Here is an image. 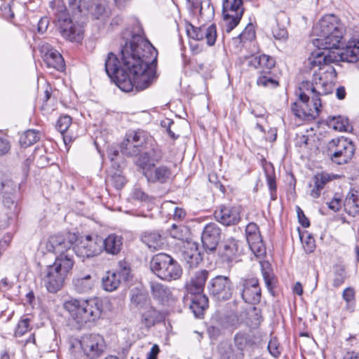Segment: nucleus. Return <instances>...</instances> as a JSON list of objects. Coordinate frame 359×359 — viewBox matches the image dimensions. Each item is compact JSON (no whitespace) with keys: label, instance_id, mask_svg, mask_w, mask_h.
<instances>
[{"label":"nucleus","instance_id":"6e6d98bb","mask_svg":"<svg viewBox=\"0 0 359 359\" xmlns=\"http://www.w3.org/2000/svg\"><path fill=\"white\" fill-rule=\"evenodd\" d=\"M273 37L277 40L285 41L287 39V31L284 27H279L278 25L274 27L272 29Z\"/></svg>","mask_w":359,"mask_h":359},{"label":"nucleus","instance_id":"412c9836","mask_svg":"<svg viewBox=\"0 0 359 359\" xmlns=\"http://www.w3.org/2000/svg\"><path fill=\"white\" fill-rule=\"evenodd\" d=\"M144 176L149 183H167L172 176V170L164 165L155 166L151 170H147Z\"/></svg>","mask_w":359,"mask_h":359},{"label":"nucleus","instance_id":"c9c22d12","mask_svg":"<svg viewBox=\"0 0 359 359\" xmlns=\"http://www.w3.org/2000/svg\"><path fill=\"white\" fill-rule=\"evenodd\" d=\"M255 65L256 68H260L262 70L259 74H270V70L275 66V60L273 57L267 55H260L255 58Z\"/></svg>","mask_w":359,"mask_h":359},{"label":"nucleus","instance_id":"58836bf2","mask_svg":"<svg viewBox=\"0 0 359 359\" xmlns=\"http://www.w3.org/2000/svg\"><path fill=\"white\" fill-rule=\"evenodd\" d=\"M19 189L20 185L11 179L5 178L0 180V191L3 196H14Z\"/></svg>","mask_w":359,"mask_h":359},{"label":"nucleus","instance_id":"e2e57ef3","mask_svg":"<svg viewBox=\"0 0 359 359\" xmlns=\"http://www.w3.org/2000/svg\"><path fill=\"white\" fill-rule=\"evenodd\" d=\"M343 299L347 302L349 303L353 301L355 298V291L352 287H346L342 293Z\"/></svg>","mask_w":359,"mask_h":359},{"label":"nucleus","instance_id":"6ab92c4d","mask_svg":"<svg viewBox=\"0 0 359 359\" xmlns=\"http://www.w3.org/2000/svg\"><path fill=\"white\" fill-rule=\"evenodd\" d=\"M216 220L223 225H235L241 219L240 212L236 207L221 205L214 212Z\"/></svg>","mask_w":359,"mask_h":359},{"label":"nucleus","instance_id":"f257e3e1","mask_svg":"<svg viewBox=\"0 0 359 359\" xmlns=\"http://www.w3.org/2000/svg\"><path fill=\"white\" fill-rule=\"evenodd\" d=\"M123 37L126 39L121 49V62L113 53H109L104 62L108 76L124 92L134 88L143 90L151 83L154 69L149 67L151 46L144 41L140 33L126 30Z\"/></svg>","mask_w":359,"mask_h":359},{"label":"nucleus","instance_id":"39448f33","mask_svg":"<svg viewBox=\"0 0 359 359\" xmlns=\"http://www.w3.org/2000/svg\"><path fill=\"white\" fill-rule=\"evenodd\" d=\"M74 260L69 258H55L54 263L41 271V280L50 293L60 290L65 284L68 273L72 270Z\"/></svg>","mask_w":359,"mask_h":359},{"label":"nucleus","instance_id":"bb28decb","mask_svg":"<svg viewBox=\"0 0 359 359\" xmlns=\"http://www.w3.org/2000/svg\"><path fill=\"white\" fill-rule=\"evenodd\" d=\"M123 245V238L121 236L111 233L104 240L102 239V250L109 255H118Z\"/></svg>","mask_w":359,"mask_h":359},{"label":"nucleus","instance_id":"bf43d9fd","mask_svg":"<svg viewBox=\"0 0 359 359\" xmlns=\"http://www.w3.org/2000/svg\"><path fill=\"white\" fill-rule=\"evenodd\" d=\"M297 214L301 225L304 228L309 227L310 226L309 220L304 215V211L299 206H297Z\"/></svg>","mask_w":359,"mask_h":359},{"label":"nucleus","instance_id":"f704fd0d","mask_svg":"<svg viewBox=\"0 0 359 359\" xmlns=\"http://www.w3.org/2000/svg\"><path fill=\"white\" fill-rule=\"evenodd\" d=\"M246 240L250 250L256 256H262L265 254L266 250L262 242L260 233L246 236Z\"/></svg>","mask_w":359,"mask_h":359},{"label":"nucleus","instance_id":"2f4dec72","mask_svg":"<svg viewBox=\"0 0 359 359\" xmlns=\"http://www.w3.org/2000/svg\"><path fill=\"white\" fill-rule=\"evenodd\" d=\"M151 294L153 297L165 304L169 302L172 298V293L168 287L159 283H154L151 285Z\"/></svg>","mask_w":359,"mask_h":359},{"label":"nucleus","instance_id":"9b49d317","mask_svg":"<svg viewBox=\"0 0 359 359\" xmlns=\"http://www.w3.org/2000/svg\"><path fill=\"white\" fill-rule=\"evenodd\" d=\"M69 6L73 13L76 15H90L95 19H99L106 13V0L86 1L85 0H69Z\"/></svg>","mask_w":359,"mask_h":359},{"label":"nucleus","instance_id":"a19ab883","mask_svg":"<svg viewBox=\"0 0 359 359\" xmlns=\"http://www.w3.org/2000/svg\"><path fill=\"white\" fill-rule=\"evenodd\" d=\"M3 205L7 210L8 217H12L18 212V204L15 196H3Z\"/></svg>","mask_w":359,"mask_h":359},{"label":"nucleus","instance_id":"4d7b16f0","mask_svg":"<svg viewBox=\"0 0 359 359\" xmlns=\"http://www.w3.org/2000/svg\"><path fill=\"white\" fill-rule=\"evenodd\" d=\"M241 41H252L255 37V33L252 25H248L239 35Z\"/></svg>","mask_w":359,"mask_h":359},{"label":"nucleus","instance_id":"8fccbe9b","mask_svg":"<svg viewBox=\"0 0 359 359\" xmlns=\"http://www.w3.org/2000/svg\"><path fill=\"white\" fill-rule=\"evenodd\" d=\"M72 123V120L71 116L68 115L61 116L57 121L56 128L62 135H63L67 131Z\"/></svg>","mask_w":359,"mask_h":359},{"label":"nucleus","instance_id":"c756f323","mask_svg":"<svg viewBox=\"0 0 359 359\" xmlns=\"http://www.w3.org/2000/svg\"><path fill=\"white\" fill-rule=\"evenodd\" d=\"M150 305H151V301L147 294L140 292L137 290L132 292L130 297V306L133 309L140 313L148 308Z\"/></svg>","mask_w":359,"mask_h":359},{"label":"nucleus","instance_id":"864d4df0","mask_svg":"<svg viewBox=\"0 0 359 359\" xmlns=\"http://www.w3.org/2000/svg\"><path fill=\"white\" fill-rule=\"evenodd\" d=\"M302 243L304 250L306 253H311L316 249V242L315 239L311 236L308 235L306 238L303 237L301 238Z\"/></svg>","mask_w":359,"mask_h":359},{"label":"nucleus","instance_id":"603ef678","mask_svg":"<svg viewBox=\"0 0 359 359\" xmlns=\"http://www.w3.org/2000/svg\"><path fill=\"white\" fill-rule=\"evenodd\" d=\"M268 351L274 358H278L280 355V348L277 338L271 337L269 341Z\"/></svg>","mask_w":359,"mask_h":359},{"label":"nucleus","instance_id":"4be33fe9","mask_svg":"<svg viewBox=\"0 0 359 359\" xmlns=\"http://www.w3.org/2000/svg\"><path fill=\"white\" fill-rule=\"evenodd\" d=\"M339 175L328 173L326 172H317L312 177L313 185L310 184L312 189L310 191V195L313 198H318L321 194V191L324 189L325 184L335 179H337Z\"/></svg>","mask_w":359,"mask_h":359},{"label":"nucleus","instance_id":"0eeeda50","mask_svg":"<svg viewBox=\"0 0 359 359\" xmlns=\"http://www.w3.org/2000/svg\"><path fill=\"white\" fill-rule=\"evenodd\" d=\"M326 153L333 163L342 165L352 159L355 146L348 138L338 137L328 142Z\"/></svg>","mask_w":359,"mask_h":359},{"label":"nucleus","instance_id":"ddd939ff","mask_svg":"<svg viewBox=\"0 0 359 359\" xmlns=\"http://www.w3.org/2000/svg\"><path fill=\"white\" fill-rule=\"evenodd\" d=\"M102 251V238L97 235L81 237L74 246V254L83 259L92 257Z\"/></svg>","mask_w":359,"mask_h":359},{"label":"nucleus","instance_id":"1a4fd4ad","mask_svg":"<svg viewBox=\"0 0 359 359\" xmlns=\"http://www.w3.org/2000/svg\"><path fill=\"white\" fill-rule=\"evenodd\" d=\"M55 25L61 36L66 40L76 43L83 40V27L73 22L66 10H61L56 14Z\"/></svg>","mask_w":359,"mask_h":359},{"label":"nucleus","instance_id":"0e129e2a","mask_svg":"<svg viewBox=\"0 0 359 359\" xmlns=\"http://www.w3.org/2000/svg\"><path fill=\"white\" fill-rule=\"evenodd\" d=\"M221 326L219 324L218 325H211L208 327V334L210 337L212 339H217L222 333Z\"/></svg>","mask_w":359,"mask_h":359},{"label":"nucleus","instance_id":"3c124183","mask_svg":"<svg viewBox=\"0 0 359 359\" xmlns=\"http://www.w3.org/2000/svg\"><path fill=\"white\" fill-rule=\"evenodd\" d=\"M266 182L268 187L270 191L271 199L275 201L277 198L276 195V177L273 175H270L268 172L266 173Z\"/></svg>","mask_w":359,"mask_h":359},{"label":"nucleus","instance_id":"c85d7f7f","mask_svg":"<svg viewBox=\"0 0 359 359\" xmlns=\"http://www.w3.org/2000/svg\"><path fill=\"white\" fill-rule=\"evenodd\" d=\"M255 344V337L248 331H239L234 336V344L240 351L251 348Z\"/></svg>","mask_w":359,"mask_h":359},{"label":"nucleus","instance_id":"a211bd4d","mask_svg":"<svg viewBox=\"0 0 359 359\" xmlns=\"http://www.w3.org/2000/svg\"><path fill=\"white\" fill-rule=\"evenodd\" d=\"M187 32L189 38L196 41H201L205 39L208 46L214 45L217 38L216 26L215 25L199 27L191 25L190 28H187Z\"/></svg>","mask_w":359,"mask_h":359},{"label":"nucleus","instance_id":"473e14b6","mask_svg":"<svg viewBox=\"0 0 359 359\" xmlns=\"http://www.w3.org/2000/svg\"><path fill=\"white\" fill-rule=\"evenodd\" d=\"M142 241L153 251L161 249L163 245L161 234L154 231L145 232L142 236Z\"/></svg>","mask_w":359,"mask_h":359},{"label":"nucleus","instance_id":"aec40b11","mask_svg":"<svg viewBox=\"0 0 359 359\" xmlns=\"http://www.w3.org/2000/svg\"><path fill=\"white\" fill-rule=\"evenodd\" d=\"M182 259L188 268L196 267L203 259L198 245L189 241L184 243L182 250Z\"/></svg>","mask_w":359,"mask_h":359},{"label":"nucleus","instance_id":"7ed1b4c3","mask_svg":"<svg viewBox=\"0 0 359 359\" xmlns=\"http://www.w3.org/2000/svg\"><path fill=\"white\" fill-rule=\"evenodd\" d=\"M344 29L339 18L333 15H325L313 27L312 39L314 46L319 50L338 49L341 44Z\"/></svg>","mask_w":359,"mask_h":359},{"label":"nucleus","instance_id":"338daca9","mask_svg":"<svg viewBox=\"0 0 359 359\" xmlns=\"http://www.w3.org/2000/svg\"><path fill=\"white\" fill-rule=\"evenodd\" d=\"M10 150L9 142L0 137V156L4 155Z\"/></svg>","mask_w":359,"mask_h":359},{"label":"nucleus","instance_id":"f3484780","mask_svg":"<svg viewBox=\"0 0 359 359\" xmlns=\"http://www.w3.org/2000/svg\"><path fill=\"white\" fill-rule=\"evenodd\" d=\"M145 143V137L140 132L127 133L126 138L121 144V151L123 154L132 156L140 153V148Z\"/></svg>","mask_w":359,"mask_h":359},{"label":"nucleus","instance_id":"4c0bfd02","mask_svg":"<svg viewBox=\"0 0 359 359\" xmlns=\"http://www.w3.org/2000/svg\"><path fill=\"white\" fill-rule=\"evenodd\" d=\"M344 207L349 215L355 216L358 214L359 212V199L358 196L353 193H349L344 201Z\"/></svg>","mask_w":359,"mask_h":359},{"label":"nucleus","instance_id":"b1692460","mask_svg":"<svg viewBox=\"0 0 359 359\" xmlns=\"http://www.w3.org/2000/svg\"><path fill=\"white\" fill-rule=\"evenodd\" d=\"M208 274L207 270L196 271L191 278L189 282L186 284L187 292L191 294H203V292Z\"/></svg>","mask_w":359,"mask_h":359},{"label":"nucleus","instance_id":"423d86ee","mask_svg":"<svg viewBox=\"0 0 359 359\" xmlns=\"http://www.w3.org/2000/svg\"><path fill=\"white\" fill-rule=\"evenodd\" d=\"M152 272L165 281L176 280L182 275V269L177 262L165 253L155 255L150 262Z\"/></svg>","mask_w":359,"mask_h":359},{"label":"nucleus","instance_id":"7c9ffc66","mask_svg":"<svg viewBox=\"0 0 359 359\" xmlns=\"http://www.w3.org/2000/svg\"><path fill=\"white\" fill-rule=\"evenodd\" d=\"M208 307V299L205 294H194L189 308L196 318H202Z\"/></svg>","mask_w":359,"mask_h":359},{"label":"nucleus","instance_id":"dca6fc26","mask_svg":"<svg viewBox=\"0 0 359 359\" xmlns=\"http://www.w3.org/2000/svg\"><path fill=\"white\" fill-rule=\"evenodd\" d=\"M222 230L215 223L206 224L201 233V241L206 252H213L220 242Z\"/></svg>","mask_w":359,"mask_h":359},{"label":"nucleus","instance_id":"de8ad7c7","mask_svg":"<svg viewBox=\"0 0 359 359\" xmlns=\"http://www.w3.org/2000/svg\"><path fill=\"white\" fill-rule=\"evenodd\" d=\"M30 318L28 317H22L18 322L15 330V337H21L24 335L30 329Z\"/></svg>","mask_w":359,"mask_h":359},{"label":"nucleus","instance_id":"5701e85b","mask_svg":"<svg viewBox=\"0 0 359 359\" xmlns=\"http://www.w3.org/2000/svg\"><path fill=\"white\" fill-rule=\"evenodd\" d=\"M43 60L48 67L54 68L58 71H63L65 68V60L62 55L56 50L52 48L48 44L42 46Z\"/></svg>","mask_w":359,"mask_h":359},{"label":"nucleus","instance_id":"f03ea898","mask_svg":"<svg viewBox=\"0 0 359 359\" xmlns=\"http://www.w3.org/2000/svg\"><path fill=\"white\" fill-rule=\"evenodd\" d=\"M359 60V46L354 42L342 49H334L325 52L313 53L308 58L307 66L313 70L312 82L303 81L299 87V98L301 104L294 102L292 111L294 114L302 119L313 120L318 116L321 100L320 96L330 93L331 84L322 78L323 72H335L331 63L346 62L354 63Z\"/></svg>","mask_w":359,"mask_h":359},{"label":"nucleus","instance_id":"393cba45","mask_svg":"<svg viewBox=\"0 0 359 359\" xmlns=\"http://www.w3.org/2000/svg\"><path fill=\"white\" fill-rule=\"evenodd\" d=\"M238 252V242L233 238L226 240L219 249V255L223 262H231Z\"/></svg>","mask_w":359,"mask_h":359},{"label":"nucleus","instance_id":"680f3d73","mask_svg":"<svg viewBox=\"0 0 359 359\" xmlns=\"http://www.w3.org/2000/svg\"><path fill=\"white\" fill-rule=\"evenodd\" d=\"M148 153L151 156V160H153L155 163L160 162L163 158L162 151L159 149H151L148 151Z\"/></svg>","mask_w":359,"mask_h":359},{"label":"nucleus","instance_id":"c03bdc74","mask_svg":"<svg viewBox=\"0 0 359 359\" xmlns=\"http://www.w3.org/2000/svg\"><path fill=\"white\" fill-rule=\"evenodd\" d=\"M330 125L333 128V129L340 132L348 131L351 128L348 119L340 116L338 117H333L330 121Z\"/></svg>","mask_w":359,"mask_h":359},{"label":"nucleus","instance_id":"052dcab7","mask_svg":"<svg viewBox=\"0 0 359 359\" xmlns=\"http://www.w3.org/2000/svg\"><path fill=\"white\" fill-rule=\"evenodd\" d=\"M328 208L334 212H337L341 207V200L340 197H338L337 194L334 195L333 199L327 203Z\"/></svg>","mask_w":359,"mask_h":359},{"label":"nucleus","instance_id":"72a5a7b5","mask_svg":"<svg viewBox=\"0 0 359 359\" xmlns=\"http://www.w3.org/2000/svg\"><path fill=\"white\" fill-rule=\"evenodd\" d=\"M242 323L241 316H238L234 312H230L224 315L219 320V325L223 329L230 328L234 330L238 328Z\"/></svg>","mask_w":359,"mask_h":359},{"label":"nucleus","instance_id":"79ce46f5","mask_svg":"<svg viewBox=\"0 0 359 359\" xmlns=\"http://www.w3.org/2000/svg\"><path fill=\"white\" fill-rule=\"evenodd\" d=\"M39 140V133L34 130H28L20 138L22 147H27L36 143Z\"/></svg>","mask_w":359,"mask_h":359},{"label":"nucleus","instance_id":"9d476101","mask_svg":"<svg viewBox=\"0 0 359 359\" xmlns=\"http://www.w3.org/2000/svg\"><path fill=\"white\" fill-rule=\"evenodd\" d=\"M236 292L239 293L245 303L257 304L260 302L262 292L257 278H241L236 284Z\"/></svg>","mask_w":359,"mask_h":359},{"label":"nucleus","instance_id":"4468645a","mask_svg":"<svg viewBox=\"0 0 359 359\" xmlns=\"http://www.w3.org/2000/svg\"><path fill=\"white\" fill-rule=\"evenodd\" d=\"M208 289L210 294L215 299L224 301L231 298L233 286L228 276H217L210 280Z\"/></svg>","mask_w":359,"mask_h":359},{"label":"nucleus","instance_id":"e433bc0d","mask_svg":"<svg viewBox=\"0 0 359 359\" xmlns=\"http://www.w3.org/2000/svg\"><path fill=\"white\" fill-rule=\"evenodd\" d=\"M241 14H232V13H223V28L224 30L229 33L231 32L240 22L241 19Z\"/></svg>","mask_w":359,"mask_h":359},{"label":"nucleus","instance_id":"774afa93","mask_svg":"<svg viewBox=\"0 0 359 359\" xmlns=\"http://www.w3.org/2000/svg\"><path fill=\"white\" fill-rule=\"evenodd\" d=\"M259 233V227L255 223H250L245 228V236L254 235Z\"/></svg>","mask_w":359,"mask_h":359},{"label":"nucleus","instance_id":"49530a36","mask_svg":"<svg viewBox=\"0 0 359 359\" xmlns=\"http://www.w3.org/2000/svg\"><path fill=\"white\" fill-rule=\"evenodd\" d=\"M189 233L188 229L182 225L173 224L170 229V236L176 239L184 241L187 238Z\"/></svg>","mask_w":359,"mask_h":359},{"label":"nucleus","instance_id":"cd10ccee","mask_svg":"<svg viewBox=\"0 0 359 359\" xmlns=\"http://www.w3.org/2000/svg\"><path fill=\"white\" fill-rule=\"evenodd\" d=\"M72 283L74 289L77 293L88 294L95 285V279L90 274H87L74 278Z\"/></svg>","mask_w":359,"mask_h":359},{"label":"nucleus","instance_id":"13d9d810","mask_svg":"<svg viewBox=\"0 0 359 359\" xmlns=\"http://www.w3.org/2000/svg\"><path fill=\"white\" fill-rule=\"evenodd\" d=\"M111 180L114 186L117 189H121L126 184V179L121 175H114L111 177Z\"/></svg>","mask_w":359,"mask_h":359},{"label":"nucleus","instance_id":"37998d69","mask_svg":"<svg viewBox=\"0 0 359 359\" xmlns=\"http://www.w3.org/2000/svg\"><path fill=\"white\" fill-rule=\"evenodd\" d=\"M137 165L142 169L143 175L145 173L147 170H151L156 166V163L151 160V156L148 151L141 154L136 162Z\"/></svg>","mask_w":359,"mask_h":359},{"label":"nucleus","instance_id":"2eb2a0df","mask_svg":"<svg viewBox=\"0 0 359 359\" xmlns=\"http://www.w3.org/2000/svg\"><path fill=\"white\" fill-rule=\"evenodd\" d=\"M80 345L84 355L88 359H97L104 353L106 344L102 336L97 334L83 335Z\"/></svg>","mask_w":359,"mask_h":359},{"label":"nucleus","instance_id":"69168bd1","mask_svg":"<svg viewBox=\"0 0 359 359\" xmlns=\"http://www.w3.org/2000/svg\"><path fill=\"white\" fill-rule=\"evenodd\" d=\"M49 20L47 17L41 18L38 22L37 30L39 33H44L48 27Z\"/></svg>","mask_w":359,"mask_h":359},{"label":"nucleus","instance_id":"09e8293b","mask_svg":"<svg viewBox=\"0 0 359 359\" xmlns=\"http://www.w3.org/2000/svg\"><path fill=\"white\" fill-rule=\"evenodd\" d=\"M269 74H260L257 80V84L263 87L276 88L278 86V82L276 79H272Z\"/></svg>","mask_w":359,"mask_h":359},{"label":"nucleus","instance_id":"5fc2aeb1","mask_svg":"<svg viewBox=\"0 0 359 359\" xmlns=\"http://www.w3.org/2000/svg\"><path fill=\"white\" fill-rule=\"evenodd\" d=\"M133 197L134 199L139 200L143 202H150L152 200V198L149 196L147 194L144 192L140 188H135L133 192Z\"/></svg>","mask_w":359,"mask_h":359},{"label":"nucleus","instance_id":"f8f14e48","mask_svg":"<svg viewBox=\"0 0 359 359\" xmlns=\"http://www.w3.org/2000/svg\"><path fill=\"white\" fill-rule=\"evenodd\" d=\"M131 269L125 261H120L118 269L115 271H107L102 278V285L104 290L113 292L116 290L122 282L128 280Z\"/></svg>","mask_w":359,"mask_h":359},{"label":"nucleus","instance_id":"6e6552de","mask_svg":"<svg viewBox=\"0 0 359 359\" xmlns=\"http://www.w3.org/2000/svg\"><path fill=\"white\" fill-rule=\"evenodd\" d=\"M76 241V236L74 233L55 234L48 238L46 248L48 252L57 255L56 258L67 257L74 260V247L72 246Z\"/></svg>","mask_w":359,"mask_h":359},{"label":"nucleus","instance_id":"a18cd8bd","mask_svg":"<svg viewBox=\"0 0 359 359\" xmlns=\"http://www.w3.org/2000/svg\"><path fill=\"white\" fill-rule=\"evenodd\" d=\"M215 13L214 7L209 0L201 1L200 8V16L205 21H209L213 18Z\"/></svg>","mask_w":359,"mask_h":359},{"label":"nucleus","instance_id":"ea45409f","mask_svg":"<svg viewBox=\"0 0 359 359\" xmlns=\"http://www.w3.org/2000/svg\"><path fill=\"white\" fill-rule=\"evenodd\" d=\"M346 278V268L342 264H336L333 266V283L334 287H339Z\"/></svg>","mask_w":359,"mask_h":359},{"label":"nucleus","instance_id":"a878e982","mask_svg":"<svg viewBox=\"0 0 359 359\" xmlns=\"http://www.w3.org/2000/svg\"><path fill=\"white\" fill-rule=\"evenodd\" d=\"M140 315L142 324L147 328L151 327L163 320L162 313L156 309L152 305L141 311Z\"/></svg>","mask_w":359,"mask_h":359},{"label":"nucleus","instance_id":"20e7f679","mask_svg":"<svg viewBox=\"0 0 359 359\" xmlns=\"http://www.w3.org/2000/svg\"><path fill=\"white\" fill-rule=\"evenodd\" d=\"M64 309L80 326L99 320L103 310L102 303L97 298L90 299L72 298L64 303Z\"/></svg>","mask_w":359,"mask_h":359}]
</instances>
